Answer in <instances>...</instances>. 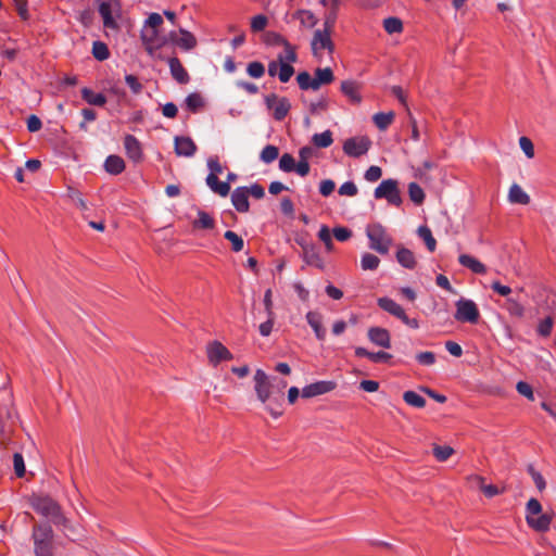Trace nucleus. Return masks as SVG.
I'll return each mask as SVG.
<instances>
[{"label": "nucleus", "instance_id": "obj_1", "mask_svg": "<svg viewBox=\"0 0 556 556\" xmlns=\"http://www.w3.org/2000/svg\"><path fill=\"white\" fill-rule=\"evenodd\" d=\"M287 381L270 378L264 370L256 369L254 374V390L257 400L265 405L267 412L278 418L282 415L283 389Z\"/></svg>", "mask_w": 556, "mask_h": 556}, {"label": "nucleus", "instance_id": "obj_2", "mask_svg": "<svg viewBox=\"0 0 556 556\" xmlns=\"http://www.w3.org/2000/svg\"><path fill=\"white\" fill-rule=\"evenodd\" d=\"M366 236L369 240V248L379 254H388L392 245V238L388 235L386 228L379 224H369L366 227Z\"/></svg>", "mask_w": 556, "mask_h": 556}, {"label": "nucleus", "instance_id": "obj_3", "mask_svg": "<svg viewBox=\"0 0 556 556\" xmlns=\"http://www.w3.org/2000/svg\"><path fill=\"white\" fill-rule=\"evenodd\" d=\"M34 551L36 556L53 555V531L49 525L36 526L33 530Z\"/></svg>", "mask_w": 556, "mask_h": 556}, {"label": "nucleus", "instance_id": "obj_4", "mask_svg": "<svg viewBox=\"0 0 556 556\" xmlns=\"http://www.w3.org/2000/svg\"><path fill=\"white\" fill-rule=\"evenodd\" d=\"M311 49L314 58L319 62L323 61L326 54L331 56L334 52L331 33L324 29H316L311 41Z\"/></svg>", "mask_w": 556, "mask_h": 556}, {"label": "nucleus", "instance_id": "obj_5", "mask_svg": "<svg viewBox=\"0 0 556 556\" xmlns=\"http://www.w3.org/2000/svg\"><path fill=\"white\" fill-rule=\"evenodd\" d=\"M374 197L377 200L384 199L390 205L396 207H399L403 202L399 189V182L392 178L382 180L375 189Z\"/></svg>", "mask_w": 556, "mask_h": 556}, {"label": "nucleus", "instance_id": "obj_6", "mask_svg": "<svg viewBox=\"0 0 556 556\" xmlns=\"http://www.w3.org/2000/svg\"><path fill=\"white\" fill-rule=\"evenodd\" d=\"M378 306L390 315L400 319L403 324L412 329L419 328V320L417 318H409L405 313V309L396 303L394 300L383 296L377 300Z\"/></svg>", "mask_w": 556, "mask_h": 556}, {"label": "nucleus", "instance_id": "obj_7", "mask_svg": "<svg viewBox=\"0 0 556 556\" xmlns=\"http://www.w3.org/2000/svg\"><path fill=\"white\" fill-rule=\"evenodd\" d=\"M98 11L102 17L104 28L114 30L118 28L115 17L121 14L119 0H99Z\"/></svg>", "mask_w": 556, "mask_h": 556}, {"label": "nucleus", "instance_id": "obj_8", "mask_svg": "<svg viewBox=\"0 0 556 556\" xmlns=\"http://www.w3.org/2000/svg\"><path fill=\"white\" fill-rule=\"evenodd\" d=\"M455 314L454 318L459 323H469V324H477L480 318V312L477 306V304L470 300L460 298L455 303Z\"/></svg>", "mask_w": 556, "mask_h": 556}, {"label": "nucleus", "instance_id": "obj_9", "mask_svg": "<svg viewBox=\"0 0 556 556\" xmlns=\"http://www.w3.org/2000/svg\"><path fill=\"white\" fill-rule=\"evenodd\" d=\"M371 147V140L367 136H356L349 138L343 143V152L350 157H361L365 155Z\"/></svg>", "mask_w": 556, "mask_h": 556}, {"label": "nucleus", "instance_id": "obj_10", "mask_svg": "<svg viewBox=\"0 0 556 556\" xmlns=\"http://www.w3.org/2000/svg\"><path fill=\"white\" fill-rule=\"evenodd\" d=\"M265 104L268 110L273 111L274 118L279 122L286 118L291 109V103L287 98H280L275 93L265 97Z\"/></svg>", "mask_w": 556, "mask_h": 556}, {"label": "nucleus", "instance_id": "obj_11", "mask_svg": "<svg viewBox=\"0 0 556 556\" xmlns=\"http://www.w3.org/2000/svg\"><path fill=\"white\" fill-rule=\"evenodd\" d=\"M206 355L208 363L214 367L233 358L232 353L219 341H212L206 345Z\"/></svg>", "mask_w": 556, "mask_h": 556}, {"label": "nucleus", "instance_id": "obj_12", "mask_svg": "<svg viewBox=\"0 0 556 556\" xmlns=\"http://www.w3.org/2000/svg\"><path fill=\"white\" fill-rule=\"evenodd\" d=\"M168 39L173 45L177 46L184 51H190L198 45L195 36L185 28H179L178 31H169Z\"/></svg>", "mask_w": 556, "mask_h": 556}, {"label": "nucleus", "instance_id": "obj_13", "mask_svg": "<svg viewBox=\"0 0 556 556\" xmlns=\"http://www.w3.org/2000/svg\"><path fill=\"white\" fill-rule=\"evenodd\" d=\"M33 507L36 511L53 520L61 517L59 504L48 496L36 498L33 503Z\"/></svg>", "mask_w": 556, "mask_h": 556}, {"label": "nucleus", "instance_id": "obj_14", "mask_svg": "<svg viewBox=\"0 0 556 556\" xmlns=\"http://www.w3.org/2000/svg\"><path fill=\"white\" fill-rule=\"evenodd\" d=\"M337 388V383L331 380H320L313 382L311 384L305 386L302 391L301 395L304 399H311L318 395H323L326 393H329L333 391Z\"/></svg>", "mask_w": 556, "mask_h": 556}, {"label": "nucleus", "instance_id": "obj_15", "mask_svg": "<svg viewBox=\"0 0 556 556\" xmlns=\"http://www.w3.org/2000/svg\"><path fill=\"white\" fill-rule=\"evenodd\" d=\"M367 334L370 342L375 345L383 349L391 348V336L388 329L382 327H370Z\"/></svg>", "mask_w": 556, "mask_h": 556}, {"label": "nucleus", "instance_id": "obj_16", "mask_svg": "<svg viewBox=\"0 0 556 556\" xmlns=\"http://www.w3.org/2000/svg\"><path fill=\"white\" fill-rule=\"evenodd\" d=\"M174 143L175 152L179 156L191 157L197 151V146L190 137L177 136Z\"/></svg>", "mask_w": 556, "mask_h": 556}, {"label": "nucleus", "instance_id": "obj_17", "mask_svg": "<svg viewBox=\"0 0 556 556\" xmlns=\"http://www.w3.org/2000/svg\"><path fill=\"white\" fill-rule=\"evenodd\" d=\"M124 148L127 156L134 162L142 160V148L140 141L132 135H126L124 138Z\"/></svg>", "mask_w": 556, "mask_h": 556}, {"label": "nucleus", "instance_id": "obj_18", "mask_svg": "<svg viewBox=\"0 0 556 556\" xmlns=\"http://www.w3.org/2000/svg\"><path fill=\"white\" fill-rule=\"evenodd\" d=\"M231 202L238 212L245 213L250 208L249 191L247 187H238L231 193Z\"/></svg>", "mask_w": 556, "mask_h": 556}, {"label": "nucleus", "instance_id": "obj_19", "mask_svg": "<svg viewBox=\"0 0 556 556\" xmlns=\"http://www.w3.org/2000/svg\"><path fill=\"white\" fill-rule=\"evenodd\" d=\"M141 39L149 52L161 48L165 43V40L160 38L159 30L147 27L141 31Z\"/></svg>", "mask_w": 556, "mask_h": 556}, {"label": "nucleus", "instance_id": "obj_20", "mask_svg": "<svg viewBox=\"0 0 556 556\" xmlns=\"http://www.w3.org/2000/svg\"><path fill=\"white\" fill-rule=\"evenodd\" d=\"M167 63L170 70V74L177 83L187 84L189 81L190 77L178 58H169Z\"/></svg>", "mask_w": 556, "mask_h": 556}, {"label": "nucleus", "instance_id": "obj_21", "mask_svg": "<svg viewBox=\"0 0 556 556\" xmlns=\"http://www.w3.org/2000/svg\"><path fill=\"white\" fill-rule=\"evenodd\" d=\"M458 262L462 266L468 268L473 274L484 275L486 273V266L469 254H460L458 256Z\"/></svg>", "mask_w": 556, "mask_h": 556}, {"label": "nucleus", "instance_id": "obj_22", "mask_svg": "<svg viewBox=\"0 0 556 556\" xmlns=\"http://www.w3.org/2000/svg\"><path fill=\"white\" fill-rule=\"evenodd\" d=\"M341 91L352 103L358 104L362 101L359 84L355 80H343Z\"/></svg>", "mask_w": 556, "mask_h": 556}, {"label": "nucleus", "instance_id": "obj_23", "mask_svg": "<svg viewBox=\"0 0 556 556\" xmlns=\"http://www.w3.org/2000/svg\"><path fill=\"white\" fill-rule=\"evenodd\" d=\"M552 522V515L547 513H541L539 516H534L533 518H527V523L530 528L538 532H546Z\"/></svg>", "mask_w": 556, "mask_h": 556}, {"label": "nucleus", "instance_id": "obj_24", "mask_svg": "<svg viewBox=\"0 0 556 556\" xmlns=\"http://www.w3.org/2000/svg\"><path fill=\"white\" fill-rule=\"evenodd\" d=\"M508 201L513 204L527 205L530 203V197L518 184H513L508 191Z\"/></svg>", "mask_w": 556, "mask_h": 556}, {"label": "nucleus", "instance_id": "obj_25", "mask_svg": "<svg viewBox=\"0 0 556 556\" xmlns=\"http://www.w3.org/2000/svg\"><path fill=\"white\" fill-rule=\"evenodd\" d=\"M206 185L216 194L227 197L230 192V185L228 181H219L217 176L207 175Z\"/></svg>", "mask_w": 556, "mask_h": 556}, {"label": "nucleus", "instance_id": "obj_26", "mask_svg": "<svg viewBox=\"0 0 556 556\" xmlns=\"http://www.w3.org/2000/svg\"><path fill=\"white\" fill-rule=\"evenodd\" d=\"M315 89L318 90L324 85H329L334 80L333 72L330 67L316 68L314 76Z\"/></svg>", "mask_w": 556, "mask_h": 556}, {"label": "nucleus", "instance_id": "obj_27", "mask_svg": "<svg viewBox=\"0 0 556 556\" xmlns=\"http://www.w3.org/2000/svg\"><path fill=\"white\" fill-rule=\"evenodd\" d=\"M306 320L314 330L316 338L318 340H324L326 337V330L323 327L320 314L317 312H308L306 314Z\"/></svg>", "mask_w": 556, "mask_h": 556}, {"label": "nucleus", "instance_id": "obj_28", "mask_svg": "<svg viewBox=\"0 0 556 556\" xmlns=\"http://www.w3.org/2000/svg\"><path fill=\"white\" fill-rule=\"evenodd\" d=\"M83 99L90 105L103 106L106 103V97L101 92H94L90 88L81 89Z\"/></svg>", "mask_w": 556, "mask_h": 556}, {"label": "nucleus", "instance_id": "obj_29", "mask_svg": "<svg viewBox=\"0 0 556 556\" xmlns=\"http://www.w3.org/2000/svg\"><path fill=\"white\" fill-rule=\"evenodd\" d=\"M104 168L109 174L118 175L125 169V162L118 155H109L104 162Z\"/></svg>", "mask_w": 556, "mask_h": 556}, {"label": "nucleus", "instance_id": "obj_30", "mask_svg": "<svg viewBox=\"0 0 556 556\" xmlns=\"http://www.w3.org/2000/svg\"><path fill=\"white\" fill-rule=\"evenodd\" d=\"M396 261L407 269L416 267V258L414 253L406 248H400L396 252Z\"/></svg>", "mask_w": 556, "mask_h": 556}, {"label": "nucleus", "instance_id": "obj_31", "mask_svg": "<svg viewBox=\"0 0 556 556\" xmlns=\"http://www.w3.org/2000/svg\"><path fill=\"white\" fill-rule=\"evenodd\" d=\"M294 18L305 28H313L317 24L315 14L309 10H298L294 13Z\"/></svg>", "mask_w": 556, "mask_h": 556}, {"label": "nucleus", "instance_id": "obj_32", "mask_svg": "<svg viewBox=\"0 0 556 556\" xmlns=\"http://www.w3.org/2000/svg\"><path fill=\"white\" fill-rule=\"evenodd\" d=\"M303 260L307 265L323 268V261L313 245L303 247Z\"/></svg>", "mask_w": 556, "mask_h": 556}, {"label": "nucleus", "instance_id": "obj_33", "mask_svg": "<svg viewBox=\"0 0 556 556\" xmlns=\"http://www.w3.org/2000/svg\"><path fill=\"white\" fill-rule=\"evenodd\" d=\"M197 229H212L215 226L214 218L205 211H198V218L192 223Z\"/></svg>", "mask_w": 556, "mask_h": 556}, {"label": "nucleus", "instance_id": "obj_34", "mask_svg": "<svg viewBox=\"0 0 556 556\" xmlns=\"http://www.w3.org/2000/svg\"><path fill=\"white\" fill-rule=\"evenodd\" d=\"M394 116L392 111L387 113L379 112L372 116V121L378 129L386 130L392 124Z\"/></svg>", "mask_w": 556, "mask_h": 556}, {"label": "nucleus", "instance_id": "obj_35", "mask_svg": "<svg viewBox=\"0 0 556 556\" xmlns=\"http://www.w3.org/2000/svg\"><path fill=\"white\" fill-rule=\"evenodd\" d=\"M278 43H280L285 48L283 55L280 54L282 56V59L285 60V62H287L288 64H291V65H292V63L296 62L298 56L295 53V48L287 39H285L281 36H278Z\"/></svg>", "mask_w": 556, "mask_h": 556}, {"label": "nucleus", "instance_id": "obj_36", "mask_svg": "<svg viewBox=\"0 0 556 556\" xmlns=\"http://www.w3.org/2000/svg\"><path fill=\"white\" fill-rule=\"evenodd\" d=\"M383 28L389 35H393L401 34L404 27L401 18L390 16L383 20Z\"/></svg>", "mask_w": 556, "mask_h": 556}, {"label": "nucleus", "instance_id": "obj_37", "mask_svg": "<svg viewBox=\"0 0 556 556\" xmlns=\"http://www.w3.org/2000/svg\"><path fill=\"white\" fill-rule=\"evenodd\" d=\"M312 142L317 148H328L333 142L332 132L330 130H325L320 134H314L312 137Z\"/></svg>", "mask_w": 556, "mask_h": 556}, {"label": "nucleus", "instance_id": "obj_38", "mask_svg": "<svg viewBox=\"0 0 556 556\" xmlns=\"http://www.w3.org/2000/svg\"><path fill=\"white\" fill-rule=\"evenodd\" d=\"M279 61V71H278V79L281 83H288L294 74V67L291 64L285 62L281 55L278 56Z\"/></svg>", "mask_w": 556, "mask_h": 556}, {"label": "nucleus", "instance_id": "obj_39", "mask_svg": "<svg viewBox=\"0 0 556 556\" xmlns=\"http://www.w3.org/2000/svg\"><path fill=\"white\" fill-rule=\"evenodd\" d=\"M403 400L412 407L422 408L426 406V400L415 391H405L403 393Z\"/></svg>", "mask_w": 556, "mask_h": 556}, {"label": "nucleus", "instance_id": "obj_40", "mask_svg": "<svg viewBox=\"0 0 556 556\" xmlns=\"http://www.w3.org/2000/svg\"><path fill=\"white\" fill-rule=\"evenodd\" d=\"M92 55L98 61H105L110 58V51L105 42L97 40L92 43Z\"/></svg>", "mask_w": 556, "mask_h": 556}, {"label": "nucleus", "instance_id": "obj_41", "mask_svg": "<svg viewBox=\"0 0 556 556\" xmlns=\"http://www.w3.org/2000/svg\"><path fill=\"white\" fill-rule=\"evenodd\" d=\"M380 260L371 253H364L361 257V267L363 270H375L379 267Z\"/></svg>", "mask_w": 556, "mask_h": 556}, {"label": "nucleus", "instance_id": "obj_42", "mask_svg": "<svg viewBox=\"0 0 556 556\" xmlns=\"http://www.w3.org/2000/svg\"><path fill=\"white\" fill-rule=\"evenodd\" d=\"M296 81H298V85L301 90L316 91L313 76L308 72H306V71L300 72L296 75Z\"/></svg>", "mask_w": 556, "mask_h": 556}, {"label": "nucleus", "instance_id": "obj_43", "mask_svg": "<svg viewBox=\"0 0 556 556\" xmlns=\"http://www.w3.org/2000/svg\"><path fill=\"white\" fill-rule=\"evenodd\" d=\"M418 236L425 241L427 249L430 252H434L437 248V241L433 238L431 230L427 226H420L418 228Z\"/></svg>", "mask_w": 556, "mask_h": 556}, {"label": "nucleus", "instance_id": "obj_44", "mask_svg": "<svg viewBox=\"0 0 556 556\" xmlns=\"http://www.w3.org/2000/svg\"><path fill=\"white\" fill-rule=\"evenodd\" d=\"M409 199L417 205L421 204L425 200V192L417 182H410L408 185Z\"/></svg>", "mask_w": 556, "mask_h": 556}, {"label": "nucleus", "instance_id": "obj_45", "mask_svg": "<svg viewBox=\"0 0 556 556\" xmlns=\"http://www.w3.org/2000/svg\"><path fill=\"white\" fill-rule=\"evenodd\" d=\"M278 155L279 149L276 146L268 144L262 150L260 159L265 164H270L278 157Z\"/></svg>", "mask_w": 556, "mask_h": 556}, {"label": "nucleus", "instance_id": "obj_46", "mask_svg": "<svg viewBox=\"0 0 556 556\" xmlns=\"http://www.w3.org/2000/svg\"><path fill=\"white\" fill-rule=\"evenodd\" d=\"M432 452L437 460L445 462L454 454V448L448 445L435 444L433 445Z\"/></svg>", "mask_w": 556, "mask_h": 556}, {"label": "nucleus", "instance_id": "obj_47", "mask_svg": "<svg viewBox=\"0 0 556 556\" xmlns=\"http://www.w3.org/2000/svg\"><path fill=\"white\" fill-rule=\"evenodd\" d=\"M225 239L231 242V249L233 252L242 251L244 247L243 239L238 236L235 231L227 230L224 235Z\"/></svg>", "mask_w": 556, "mask_h": 556}, {"label": "nucleus", "instance_id": "obj_48", "mask_svg": "<svg viewBox=\"0 0 556 556\" xmlns=\"http://www.w3.org/2000/svg\"><path fill=\"white\" fill-rule=\"evenodd\" d=\"M247 73L252 78H261L265 74V66L258 61L250 62L247 66Z\"/></svg>", "mask_w": 556, "mask_h": 556}, {"label": "nucleus", "instance_id": "obj_49", "mask_svg": "<svg viewBox=\"0 0 556 556\" xmlns=\"http://www.w3.org/2000/svg\"><path fill=\"white\" fill-rule=\"evenodd\" d=\"M185 103L188 110L197 112L203 106V99L199 93L193 92L187 96Z\"/></svg>", "mask_w": 556, "mask_h": 556}, {"label": "nucleus", "instance_id": "obj_50", "mask_svg": "<svg viewBox=\"0 0 556 556\" xmlns=\"http://www.w3.org/2000/svg\"><path fill=\"white\" fill-rule=\"evenodd\" d=\"M295 168V160L289 154L285 153L279 159V169L286 173H291Z\"/></svg>", "mask_w": 556, "mask_h": 556}, {"label": "nucleus", "instance_id": "obj_51", "mask_svg": "<svg viewBox=\"0 0 556 556\" xmlns=\"http://www.w3.org/2000/svg\"><path fill=\"white\" fill-rule=\"evenodd\" d=\"M542 513V505L536 498H530L526 505V519L539 516Z\"/></svg>", "mask_w": 556, "mask_h": 556}, {"label": "nucleus", "instance_id": "obj_52", "mask_svg": "<svg viewBox=\"0 0 556 556\" xmlns=\"http://www.w3.org/2000/svg\"><path fill=\"white\" fill-rule=\"evenodd\" d=\"M415 357L416 361L422 366H432L437 361L435 354L430 351L419 352Z\"/></svg>", "mask_w": 556, "mask_h": 556}, {"label": "nucleus", "instance_id": "obj_53", "mask_svg": "<svg viewBox=\"0 0 556 556\" xmlns=\"http://www.w3.org/2000/svg\"><path fill=\"white\" fill-rule=\"evenodd\" d=\"M67 195L68 198L81 210H87V203L83 198V194L80 191L68 187L67 189Z\"/></svg>", "mask_w": 556, "mask_h": 556}, {"label": "nucleus", "instance_id": "obj_54", "mask_svg": "<svg viewBox=\"0 0 556 556\" xmlns=\"http://www.w3.org/2000/svg\"><path fill=\"white\" fill-rule=\"evenodd\" d=\"M309 112L314 115L320 114L328 109V100L324 97L309 103Z\"/></svg>", "mask_w": 556, "mask_h": 556}, {"label": "nucleus", "instance_id": "obj_55", "mask_svg": "<svg viewBox=\"0 0 556 556\" xmlns=\"http://www.w3.org/2000/svg\"><path fill=\"white\" fill-rule=\"evenodd\" d=\"M318 238L320 239V241L324 242L325 247H326V250L327 251H332L333 250V243H332V240H331V235H330V230L327 226H321L319 231H318Z\"/></svg>", "mask_w": 556, "mask_h": 556}, {"label": "nucleus", "instance_id": "obj_56", "mask_svg": "<svg viewBox=\"0 0 556 556\" xmlns=\"http://www.w3.org/2000/svg\"><path fill=\"white\" fill-rule=\"evenodd\" d=\"M267 23H268V18L265 15H263V14L255 15L251 20V29L253 31H262L267 26Z\"/></svg>", "mask_w": 556, "mask_h": 556}, {"label": "nucleus", "instance_id": "obj_57", "mask_svg": "<svg viewBox=\"0 0 556 556\" xmlns=\"http://www.w3.org/2000/svg\"><path fill=\"white\" fill-rule=\"evenodd\" d=\"M382 176V169L381 167L377 165H371L368 167V169L364 174V178L369 182H375L379 180Z\"/></svg>", "mask_w": 556, "mask_h": 556}, {"label": "nucleus", "instance_id": "obj_58", "mask_svg": "<svg viewBox=\"0 0 556 556\" xmlns=\"http://www.w3.org/2000/svg\"><path fill=\"white\" fill-rule=\"evenodd\" d=\"M340 195L355 197L358 192L356 185L353 181H345L338 190Z\"/></svg>", "mask_w": 556, "mask_h": 556}, {"label": "nucleus", "instance_id": "obj_59", "mask_svg": "<svg viewBox=\"0 0 556 556\" xmlns=\"http://www.w3.org/2000/svg\"><path fill=\"white\" fill-rule=\"evenodd\" d=\"M553 329V319L552 317H546L540 321L538 326V333L542 337H548Z\"/></svg>", "mask_w": 556, "mask_h": 556}, {"label": "nucleus", "instance_id": "obj_60", "mask_svg": "<svg viewBox=\"0 0 556 556\" xmlns=\"http://www.w3.org/2000/svg\"><path fill=\"white\" fill-rule=\"evenodd\" d=\"M516 390L519 394L523 395L528 400H530V401L534 400L533 390L529 383H527L525 381H519L516 384Z\"/></svg>", "mask_w": 556, "mask_h": 556}, {"label": "nucleus", "instance_id": "obj_61", "mask_svg": "<svg viewBox=\"0 0 556 556\" xmlns=\"http://www.w3.org/2000/svg\"><path fill=\"white\" fill-rule=\"evenodd\" d=\"M163 24V17L159 13H151L146 20L144 27L150 29L159 30V27Z\"/></svg>", "mask_w": 556, "mask_h": 556}, {"label": "nucleus", "instance_id": "obj_62", "mask_svg": "<svg viewBox=\"0 0 556 556\" xmlns=\"http://www.w3.org/2000/svg\"><path fill=\"white\" fill-rule=\"evenodd\" d=\"M125 83L130 88L132 93L138 94L142 90V85L135 75L127 74L125 76Z\"/></svg>", "mask_w": 556, "mask_h": 556}, {"label": "nucleus", "instance_id": "obj_63", "mask_svg": "<svg viewBox=\"0 0 556 556\" xmlns=\"http://www.w3.org/2000/svg\"><path fill=\"white\" fill-rule=\"evenodd\" d=\"M519 146L527 157L532 159L534 156V147L529 138L521 137L519 139Z\"/></svg>", "mask_w": 556, "mask_h": 556}, {"label": "nucleus", "instance_id": "obj_64", "mask_svg": "<svg viewBox=\"0 0 556 556\" xmlns=\"http://www.w3.org/2000/svg\"><path fill=\"white\" fill-rule=\"evenodd\" d=\"M529 473L531 475L533 482L539 491H543L546 488V482L544 480V477L536 471L533 467L529 468Z\"/></svg>", "mask_w": 556, "mask_h": 556}]
</instances>
